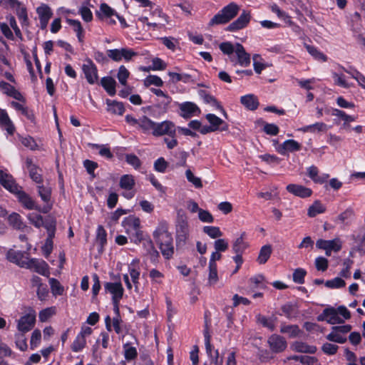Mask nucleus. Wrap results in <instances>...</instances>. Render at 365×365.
I'll return each instance as SVG.
<instances>
[{
    "mask_svg": "<svg viewBox=\"0 0 365 365\" xmlns=\"http://www.w3.org/2000/svg\"><path fill=\"white\" fill-rule=\"evenodd\" d=\"M0 182L6 190L16 195L24 207L27 210L41 211V207L35 201L22 190L21 187L15 182L13 177L4 170H0ZM50 208H44L42 212H46Z\"/></svg>",
    "mask_w": 365,
    "mask_h": 365,
    "instance_id": "f257e3e1",
    "label": "nucleus"
},
{
    "mask_svg": "<svg viewBox=\"0 0 365 365\" xmlns=\"http://www.w3.org/2000/svg\"><path fill=\"white\" fill-rule=\"evenodd\" d=\"M220 51L227 55L234 65L247 67L250 64V55L246 52L243 46L239 43L235 44L226 41L219 45Z\"/></svg>",
    "mask_w": 365,
    "mask_h": 365,
    "instance_id": "f03ea898",
    "label": "nucleus"
},
{
    "mask_svg": "<svg viewBox=\"0 0 365 365\" xmlns=\"http://www.w3.org/2000/svg\"><path fill=\"white\" fill-rule=\"evenodd\" d=\"M168 225L167 222H159L153 232V237L159 245L162 255L166 259H170L174 253V247L172 235L168 232Z\"/></svg>",
    "mask_w": 365,
    "mask_h": 365,
    "instance_id": "7ed1b4c3",
    "label": "nucleus"
},
{
    "mask_svg": "<svg viewBox=\"0 0 365 365\" xmlns=\"http://www.w3.org/2000/svg\"><path fill=\"white\" fill-rule=\"evenodd\" d=\"M125 232L129 235L130 241L135 244L140 243L143 240V234L140 229V220L135 215H129L122 221Z\"/></svg>",
    "mask_w": 365,
    "mask_h": 365,
    "instance_id": "20e7f679",
    "label": "nucleus"
},
{
    "mask_svg": "<svg viewBox=\"0 0 365 365\" xmlns=\"http://www.w3.org/2000/svg\"><path fill=\"white\" fill-rule=\"evenodd\" d=\"M240 11V6L235 3H230L223 7L210 21V26L225 24L234 19Z\"/></svg>",
    "mask_w": 365,
    "mask_h": 365,
    "instance_id": "39448f33",
    "label": "nucleus"
},
{
    "mask_svg": "<svg viewBox=\"0 0 365 365\" xmlns=\"http://www.w3.org/2000/svg\"><path fill=\"white\" fill-rule=\"evenodd\" d=\"M125 120L130 126L141 130L144 133H153L155 122L145 115L135 118L131 115H126Z\"/></svg>",
    "mask_w": 365,
    "mask_h": 365,
    "instance_id": "423d86ee",
    "label": "nucleus"
},
{
    "mask_svg": "<svg viewBox=\"0 0 365 365\" xmlns=\"http://www.w3.org/2000/svg\"><path fill=\"white\" fill-rule=\"evenodd\" d=\"M351 330V326L344 324L335 326L331 328V332L327 335L326 338L330 341L339 344H344L346 341V334Z\"/></svg>",
    "mask_w": 365,
    "mask_h": 365,
    "instance_id": "0eeeda50",
    "label": "nucleus"
},
{
    "mask_svg": "<svg viewBox=\"0 0 365 365\" xmlns=\"http://www.w3.org/2000/svg\"><path fill=\"white\" fill-rule=\"evenodd\" d=\"M36 314L35 310L30 309L29 312L21 317L17 321V329L21 333L29 331L35 325Z\"/></svg>",
    "mask_w": 365,
    "mask_h": 365,
    "instance_id": "6e6552de",
    "label": "nucleus"
},
{
    "mask_svg": "<svg viewBox=\"0 0 365 365\" xmlns=\"http://www.w3.org/2000/svg\"><path fill=\"white\" fill-rule=\"evenodd\" d=\"M119 185L121 189L124 190L123 196L126 199H131L135 195L134 189L135 185V180L132 175H123L120 178Z\"/></svg>",
    "mask_w": 365,
    "mask_h": 365,
    "instance_id": "1a4fd4ad",
    "label": "nucleus"
},
{
    "mask_svg": "<svg viewBox=\"0 0 365 365\" xmlns=\"http://www.w3.org/2000/svg\"><path fill=\"white\" fill-rule=\"evenodd\" d=\"M96 14L100 19L109 25H115L116 24L114 17H116L118 13L106 3L101 4Z\"/></svg>",
    "mask_w": 365,
    "mask_h": 365,
    "instance_id": "9d476101",
    "label": "nucleus"
},
{
    "mask_svg": "<svg viewBox=\"0 0 365 365\" xmlns=\"http://www.w3.org/2000/svg\"><path fill=\"white\" fill-rule=\"evenodd\" d=\"M22 267L31 269L41 275H48L49 274L48 267L46 262L36 258L27 259Z\"/></svg>",
    "mask_w": 365,
    "mask_h": 365,
    "instance_id": "9b49d317",
    "label": "nucleus"
},
{
    "mask_svg": "<svg viewBox=\"0 0 365 365\" xmlns=\"http://www.w3.org/2000/svg\"><path fill=\"white\" fill-rule=\"evenodd\" d=\"M178 220L176 225V234L178 240L185 242L190 236V227L187 217L178 213Z\"/></svg>",
    "mask_w": 365,
    "mask_h": 365,
    "instance_id": "f8f14e48",
    "label": "nucleus"
},
{
    "mask_svg": "<svg viewBox=\"0 0 365 365\" xmlns=\"http://www.w3.org/2000/svg\"><path fill=\"white\" fill-rule=\"evenodd\" d=\"M176 133L175 127L173 122L164 120L160 123H155L153 135L158 137L162 135L175 136Z\"/></svg>",
    "mask_w": 365,
    "mask_h": 365,
    "instance_id": "ddd939ff",
    "label": "nucleus"
},
{
    "mask_svg": "<svg viewBox=\"0 0 365 365\" xmlns=\"http://www.w3.org/2000/svg\"><path fill=\"white\" fill-rule=\"evenodd\" d=\"M82 71L88 83L94 84L97 82L98 79L97 67L90 58L84 61Z\"/></svg>",
    "mask_w": 365,
    "mask_h": 365,
    "instance_id": "4468645a",
    "label": "nucleus"
},
{
    "mask_svg": "<svg viewBox=\"0 0 365 365\" xmlns=\"http://www.w3.org/2000/svg\"><path fill=\"white\" fill-rule=\"evenodd\" d=\"M108 56L114 61H120L124 59L126 61H130L136 53L132 49L123 48L120 49H110L107 51Z\"/></svg>",
    "mask_w": 365,
    "mask_h": 365,
    "instance_id": "2eb2a0df",
    "label": "nucleus"
},
{
    "mask_svg": "<svg viewBox=\"0 0 365 365\" xmlns=\"http://www.w3.org/2000/svg\"><path fill=\"white\" fill-rule=\"evenodd\" d=\"M319 322L326 321L330 324H336L344 322V319L339 316L337 310L334 307H329L324 309L322 314L317 317Z\"/></svg>",
    "mask_w": 365,
    "mask_h": 365,
    "instance_id": "dca6fc26",
    "label": "nucleus"
},
{
    "mask_svg": "<svg viewBox=\"0 0 365 365\" xmlns=\"http://www.w3.org/2000/svg\"><path fill=\"white\" fill-rule=\"evenodd\" d=\"M251 16L250 12L244 10L240 16L227 27L226 30L230 32H235L242 29L248 25Z\"/></svg>",
    "mask_w": 365,
    "mask_h": 365,
    "instance_id": "f3484780",
    "label": "nucleus"
},
{
    "mask_svg": "<svg viewBox=\"0 0 365 365\" xmlns=\"http://www.w3.org/2000/svg\"><path fill=\"white\" fill-rule=\"evenodd\" d=\"M105 291L112 296V301H120L123 296L124 289L120 282H106L104 284Z\"/></svg>",
    "mask_w": 365,
    "mask_h": 365,
    "instance_id": "a211bd4d",
    "label": "nucleus"
},
{
    "mask_svg": "<svg viewBox=\"0 0 365 365\" xmlns=\"http://www.w3.org/2000/svg\"><path fill=\"white\" fill-rule=\"evenodd\" d=\"M180 115L184 118H189L192 116L198 115L200 113V109L194 103L187 101L179 104Z\"/></svg>",
    "mask_w": 365,
    "mask_h": 365,
    "instance_id": "6ab92c4d",
    "label": "nucleus"
},
{
    "mask_svg": "<svg viewBox=\"0 0 365 365\" xmlns=\"http://www.w3.org/2000/svg\"><path fill=\"white\" fill-rule=\"evenodd\" d=\"M302 148V145L297 141L289 139L284 141L281 144H278L275 149L277 153L279 154L284 155L288 153H293L300 150Z\"/></svg>",
    "mask_w": 365,
    "mask_h": 365,
    "instance_id": "aec40b11",
    "label": "nucleus"
},
{
    "mask_svg": "<svg viewBox=\"0 0 365 365\" xmlns=\"http://www.w3.org/2000/svg\"><path fill=\"white\" fill-rule=\"evenodd\" d=\"M27 219L29 222L36 228H40L41 227H44L46 228V224L51 222H53L54 228L56 226V220L52 217L48 216L46 218L43 219L40 214L36 212L29 213L27 215Z\"/></svg>",
    "mask_w": 365,
    "mask_h": 365,
    "instance_id": "412c9836",
    "label": "nucleus"
},
{
    "mask_svg": "<svg viewBox=\"0 0 365 365\" xmlns=\"http://www.w3.org/2000/svg\"><path fill=\"white\" fill-rule=\"evenodd\" d=\"M48 232V237L42 247V252L46 257H48L53 250V238L55 236L56 227L53 222H48L46 226Z\"/></svg>",
    "mask_w": 365,
    "mask_h": 365,
    "instance_id": "4be33fe9",
    "label": "nucleus"
},
{
    "mask_svg": "<svg viewBox=\"0 0 365 365\" xmlns=\"http://www.w3.org/2000/svg\"><path fill=\"white\" fill-rule=\"evenodd\" d=\"M205 346L206 353L210 359L212 363H213L215 365H222V360L219 357L218 350L215 349L213 346L211 344L210 336L207 333L205 334Z\"/></svg>",
    "mask_w": 365,
    "mask_h": 365,
    "instance_id": "5701e85b",
    "label": "nucleus"
},
{
    "mask_svg": "<svg viewBox=\"0 0 365 365\" xmlns=\"http://www.w3.org/2000/svg\"><path fill=\"white\" fill-rule=\"evenodd\" d=\"M286 190L289 193L301 198L309 197L312 194V190L310 188L294 183L289 184L286 187Z\"/></svg>",
    "mask_w": 365,
    "mask_h": 365,
    "instance_id": "b1692460",
    "label": "nucleus"
},
{
    "mask_svg": "<svg viewBox=\"0 0 365 365\" xmlns=\"http://www.w3.org/2000/svg\"><path fill=\"white\" fill-rule=\"evenodd\" d=\"M128 272L135 286V289L138 292L140 275V260L138 259H133L128 264Z\"/></svg>",
    "mask_w": 365,
    "mask_h": 365,
    "instance_id": "393cba45",
    "label": "nucleus"
},
{
    "mask_svg": "<svg viewBox=\"0 0 365 365\" xmlns=\"http://www.w3.org/2000/svg\"><path fill=\"white\" fill-rule=\"evenodd\" d=\"M316 246L321 250H331L334 252H339L341 248V242L339 238L332 240L319 239L317 241Z\"/></svg>",
    "mask_w": 365,
    "mask_h": 365,
    "instance_id": "a878e982",
    "label": "nucleus"
},
{
    "mask_svg": "<svg viewBox=\"0 0 365 365\" xmlns=\"http://www.w3.org/2000/svg\"><path fill=\"white\" fill-rule=\"evenodd\" d=\"M36 12L40 20L41 28L45 29L53 14L51 9L47 5L42 4L37 8Z\"/></svg>",
    "mask_w": 365,
    "mask_h": 365,
    "instance_id": "bb28decb",
    "label": "nucleus"
},
{
    "mask_svg": "<svg viewBox=\"0 0 365 365\" xmlns=\"http://www.w3.org/2000/svg\"><path fill=\"white\" fill-rule=\"evenodd\" d=\"M271 349L275 352L284 351L287 347L284 339L279 335H272L268 340Z\"/></svg>",
    "mask_w": 365,
    "mask_h": 365,
    "instance_id": "cd10ccee",
    "label": "nucleus"
},
{
    "mask_svg": "<svg viewBox=\"0 0 365 365\" xmlns=\"http://www.w3.org/2000/svg\"><path fill=\"white\" fill-rule=\"evenodd\" d=\"M307 171L308 176L315 183L322 184L325 182L329 178V174L327 173H322L319 175L318 168L314 165H312L307 168Z\"/></svg>",
    "mask_w": 365,
    "mask_h": 365,
    "instance_id": "c85d7f7f",
    "label": "nucleus"
},
{
    "mask_svg": "<svg viewBox=\"0 0 365 365\" xmlns=\"http://www.w3.org/2000/svg\"><path fill=\"white\" fill-rule=\"evenodd\" d=\"M0 90L4 93L13 97L16 100L19 101H24V98L21 94V93L19 92L14 86L6 82L0 81Z\"/></svg>",
    "mask_w": 365,
    "mask_h": 365,
    "instance_id": "c756f323",
    "label": "nucleus"
},
{
    "mask_svg": "<svg viewBox=\"0 0 365 365\" xmlns=\"http://www.w3.org/2000/svg\"><path fill=\"white\" fill-rule=\"evenodd\" d=\"M205 118L210 123V126L213 129L214 131H216L217 130H227V125L221 118H220L215 114H207Z\"/></svg>",
    "mask_w": 365,
    "mask_h": 365,
    "instance_id": "7c9ffc66",
    "label": "nucleus"
},
{
    "mask_svg": "<svg viewBox=\"0 0 365 365\" xmlns=\"http://www.w3.org/2000/svg\"><path fill=\"white\" fill-rule=\"evenodd\" d=\"M240 103L250 110H255L259 106V101L254 94H247L241 96Z\"/></svg>",
    "mask_w": 365,
    "mask_h": 365,
    "instance_id": "2f4dec72",
    "label": "nucleus"
},
{
    "mask_svg": "<svg viewBox=\"0 0 365 365\" xmlns=\"http://www.w3.org/2000/svg\"><path fill=\"white\" fill-rule=\"evenodd\" d=\"M0 124L4 128L7 133L9 135L14 134L15 131L14 125H13L11 119L9 118L7 112L0 108Z\"/></svg>",
    "mask_w": 365,
    "mask_h": 365,
    "instance_id": "473e14b6",
    "label": "nucleus"
},
{
    "mask_svg": "<svg viewBox=\"0 0 365 365\" xmlns=\"http://www.w3.org/2000/svg\"><path fill=\"white\" fill-rule=\"evenodd\" d=\"M199 95L204 101V103L210 104L212 106L215 107V108L220 110L223 113V114L226 115L225 110L223 109V108L220 106L219 102L213 96L209 94L208 93L203 90L199 91Z\"/></svg>",
    "mask_w": 365,
    "mask_h": 365,
    "instance_id": "72a5a7b5",
    "label": "nucleus"
},
{
    "mask_svg": "<svg viewBox=\"0 0 365 365\" xmlns=\"http://www.w3.org/2000/svg\"><path fill=\"white\" fill-rule=\"evenodd\" d=\"M293 351L300 353L314 354L317 351L315 346L309 345L302 341H295L291 345Z\"/></svg>",
    "mask_w": 365,
    "mask_h": 365,
    "instance_id": "f704fd0d",
    "label": "nucleus"
},
{
    "mask_svg": "<svg viewBox=\"0 0 365 365\" xmlns=\"http://www.w3.org/2000/svg\"><path fill=\"white\" fill-rule=\"evenodd\" d=\"M107 110L112 114L122 115L125 112V108L121 102L106 100Z\"/></svg>",
    "mask_w": 365,
    "mask_h": 365,
    "instance_id": "c9c22d12",
    "label": "nucleus"
},
{
    "mask_svg": "<svg viewBox=\"0 0 365 365\" xmlns=\"http://www.w3.org/2000/svg\"><path fill=\"white\" fill-rule=\"evenodd\" d=\"M37 190L38 195L44 202L48 203L51 201L52 189L48 183L43 184L41 182L38 184L37 185Z\"/></svg>",
    "mask_w": 365,
    "mask_h": 365,
    "instance_id": "e433bc0d",
    "label": "nucleus"
},
{
    "mask_svg": "<svg viewBox=\"0 0 365 365\" xmlns=\"http://www.w3.org/2000/svg\"><path fill=\"white\" fill-rule=\"evenodd\" d=\"M26 165L31 178L38 185L41 184L42 182V175L40 173V170L29 159L26 160Z\"/></svg>",
    "mask_w": 365,
    "mask_h": 365,
    "instance_id": "4c0bfd02",
    "label": "nucleus"
},
{
    "mask_svg": "<svg viewBox=\"0 0 365 365\" xmlns=\"http://www.w3.org/2000/svg\"><path fill=\"white\" fill-rule=\"evenodd\" d=\"M101 84L110 96H115L116 93V82L112 77L107 76L102 78Z\"/></svg>",
    "mask_w": 365,
    "mask_h": 365,
    "instance_id": "58836bf2",
    "label": "nucleus"
},
{
    "mask_svg": "<svg viewBox=\"0 0 365 365\" xmlns=\"http://www.w3.org/2000/svg\"><path fill=\"white\" fill-rule=\"evenodd\" d=\"M155 15H157L160 19L161 21L147 23L148 29H150V28L155 29L158 27L163 26L165 23L168 22V17L160 9H155L153 11V16Z\"/></svg>",
    "mask_w": 365,
    "mask_h": 365,
    "instance_id": "ea45409f",
    "label": "nucleus"
},
{
    "mask_svg": "<svg viewBox=\"0 0 365 365\" xmlns=\"http://www.w3.org/2000/svg\"><path fill=\"white\" fill-rule=\"evenodd\" d=\"M325 211L326 207L319 200H315L313 204L309 207L307 215L310 217H314L319 214L324 213Z\"/></svg>",
    "mask_w": 365,
    "mask_h": 365,
    "instance_id": "a19ab883",
    "label": "nucleus"
},
{
    "mask_svg": "<svg viewBox=\"0 0 365 365\" xmlns=\"http://www.w3.org/2000/svg\"><path fill=\"white\" fill-rule=\"evenodd\" d=\"M6 258L10 262L18 264L22 267V264L25 263V259H23V253L19 251L10 250L6 253Z\"/></svg>",
    "mask_w": 365,
    "mask_h": 365,
    "instance_id": "79ce46f5",
    "label": "nucleus"
},
{
    "mask_svg": "<svg viewBox=\"0 0 365 365\" xmlns=\"http://www.w3.org/2000/svg\"><path fill=\"white\" fill-rule=\"evenodd\" d=\"M9 224L16 230H24L26 225L24 223L19 214L13 212L9 216Z\"/></svg>",
    "mask_w": 365,
    "mask_h": 365,
    "instance_id": "37998d69",
    "label": "nucleus"
},
{
    "mask_svg": "<svg viewBox=\"0 0 365 365\" xmlns=\"http://www.w3.org/2000/svg\"><path fill=\"white\" fill-rule=\"evenodd\" d=\"M250 287L251 289H265L267 282L264 276L261 274L255 275L249 279Z\"/></svg>",
    "mask_w": 365,
    "mask_h": 365,
    "instance_id": "c03bdc74",
    "label": "nucleus"
},
{
    "mask_svg": "<svg viewBox=\"0 0 365 365\" xmlns=\"http://www.w3.org/2000/svg\"><path fill=\"white\" fill-rule=\"evenodd\" d=\"M354 217V210L351 207H349L338 215L336 221L341 224L349 225L353 220Z\"/></svg>",
    "mask_w": 365,
    "mask_h": 365,
    "instance_id": "a18cd8bd",
    "label": "nucleus"
},
{
    "mask_svg": "<svg viewBox=\"0 0 365 365\" xmlns=\"http://www.w3.org/2000/svg\"><path fill=\"white\" fill-rule=\"evenodd\" d=\"M272 254V247L269 245H265L262 246L259 250V253L257 257V262L260 264H263L267 262Z\"/></svg>",
    "mask_w": 365,
    "mask_h": 365,
    "instance_id": "49530a36",
    "label": "nucleus"
},
{
    "mask_svg": "<svg viewBox=\"0 0 365 365\" xmlns=\"http://www.w3.org/2000/svg\"><path fill=\"white\" fill-rule=\"evenodd\" d=\"M308 53L313 56V58L319 61L325 62L327 61V57L322 52L317 49V48L308 44L304 45Z\"/></svg>",
    "mask_w": 365,
    "mask_h": 365,
    "instance_id": "de8ad7c7",
    "label": "nucleus"
},
{
    "mask_svg": "<svg viewBox=\"0 0 365 365\" xmlns=\"http://www.w3.org/2000/svg\"><path fill=\"white\" fill-rule=\"evenodd\" d=\"M280 331L287 334L291 338H294L299 334L300 329L297 325L282 324Z\"/></svg>",
    "mask_w": 365,
    "mask_h": 365,
    "instance_id": "09e8293b",
    "label": "nucleus"
},
{
    "mask_svg": "<svg viewBox=\"0 0 365 365\" xmlns=\"http://www.w3.org/2000/svg\"><path fill=\"white\" fill-rule=\"evenodd\" d=\"M67 23L72 27L73 30L76 33V36L79 41H83V29L81 24L78 20L67 19Z\"/></svg>",
    "mask_w": 365,
    "mask_h": 365,
    "instance_id": "8fccbe9b",
    "label": "nucleus"
},
{
    "mask_svg": "<svg viewBox=\"0 0 365 365\" xmlns=\"http://www.w3.org/2000/svg\"><path fill=\"white\" fill-rule=\"evenodd\" d=\"M331 115L334 116L339 117L341 119H342L344 120V124H343L344 127L346 126V124L347 123L354 122L356 119V117L350 115H347L344 111L337 109V108L332 109Z\"/></svg>",
    "mask_w": 365,
    "mask_h": 365,
    "instance_id": "3c124183",
    "label": "nucleus"
},
{
    "mask_svg": "<svg viewBox=\"0 0 365 365\" xmlns=\"http://www.w3.org/2000/svg\"><path fill=\"white\" fill-rule=\"evenodd\" d=\"M244 235L245 233H242L233 243L232 250L236 254H242L247 247V244L244 240Z\"/></svg>",
    "mask_w": 365,
    "mask_h": 365,
    "instance_id": "603ef678",
    "label": "nucleus"
},
{
    "mask_svg": "<svg viewBox=\"0 0 365 365\" xmlns=\"http://www.w3.org/2000/svg\"><path fill=\"white\" fill-rule=\"evenodd\" d=\"M56 313V308L55 307H50L42 309L39 312L38 319L41 322H47Z\"/></svg>",
    "mask_w": 365,
    "mask_h": 365,
    "instance_id": "864d4df0",
    "label": "nucleus"
},
{
    "mask_svg": "<svg viewBox=\"0 0 365 365\" xmlns=\"http://www.w3.org/2000/svg\"><path fill=\"white\" fill-rule=\"evenodd\" d=\"M86 345V339L77 334L76 339L71 344V348L73 352H79L85 348Z\"/></svg>",
    "mask_w": 365,
    "mask_h": 365,
    "instance_id": "5fc2aeb1",
    "label": "nucleus"
},
{
    "mask_svg": "<svg viewBox=\"0 0 365 365\" xmlns=\"http://www.w3.org/2000/svg\"><path fill=\"white\" fill-rule=\"evenodd\" d=\"M203 232L212 239L221 237L223 235L220 229L215 226H205L203 227Z\"/></svg>",
    "mask_w": 365,
    "mask_h": 365,
    "instance_id": "6e6d98bb",
    "label": "nucleus"
},
{
    "mask_svg": "<svg viewBox=\"0 0 365 365\" xmlns=\"http://www.w3.org/2000/svg\"><path fill=\"white\" fill-rule=\"evenodd\" d=\"M162 43L168 49L175 51L179 44V41L177 38L169 36L162 37L160 38Z\"/></svg>",
    "mask_w": 365,
    "mask_h": 365,
    "instance_id": "4d7b16f0",
    "label": "nucleus"
},
{
    "mask_svg": "<svg viewBox=\"0 0 365 365\" xmlns=\"http://www.w3.org/2000/svg\"><path fill=\"white\" fill-rule=\"evenodd\" d=\"M344 71L355 79L361 88L365 89V76L363 74L354 69Z\"/></svg>",
    "mask_w": 365,
    "mask_h": 365,
    "instance_id": "13d9d810",
    "label": "nucleus"
},
{
    "mask_svg": "<svg viewBox=\"0 0 365 365\" xmlns=\"http://www.w3.org/2000/svg\"><path fill=\"white\" fill-rule=\"evenodd\" d=\"M185 177L188 182L192 183L195 187L201 188L202 187V180L200 178L196 177L194 173L190 170L187 169L185 171Z\"/></svg>",
    "mask_w": 365,
    "mask_h": 365,
    "instance_id": "bf43d9fd",
    "label": "nucleus"
},
{
    "mask_svg": "<svg viewBox=\"0 0 365 365\" xmlns=\"http://www.w3.org/2000/svg\"><path fill=\"white\" fill-rule=\"evenodd\" d=\"M49 283L51 285V292L54 296L63 294L64 289L57 279L51 278L49 279Z\"/></svg>",
    "mask_w": 365,
    "mask_h": 365,
    "instance_id": "052dcab7",
    "label": "nucleus"
},
{
    "mask_svg": "<svg viewBox=\"0 0 365 365\" xmlns=\"http://www.w3.org/2000/svg\"><path fill=\"white\" fill-rule=\"evenodd\" d=\"M144 85L145 86H150L151 85H154L156 86H162L163 85V80L158 76L155 75H150L145 78L144 80Z\"/></svg>",
    "mask_w": 365,
    "mask_h": 365,
    "instance_id": "680f3d73",
    "label": "nucleus"
},
{
    "mask_svg": "<svg viewBox=\"0 0 365 365\" xmlns=\"http://www.w3.org/2000/svg\"><path fill=\"white\" fill-rule=\"evenodd\" d=\"M124 356L127 360H132L137 356V350L134 346H131L129 344L123 345Z\"/></svg>",
    "mask_w": 365,
    "mask_h": 365,
    "instance_id": "e2e57ef3",
    "label": "nucleus"
},
{
    "mask_svg": "<svg viewBox=\"0 0 365 365\" xmlns=\"http://www.w3.org/2000/svg\"><path fill=\"white\" fill-rule=\"evenodd\" d=\"M129 71L124 66H120L119 67L117 78L121 85H126L127 79L129 76Z\"/></svg>",
    "mask_w": 365,
    "mask_h": 365,
    "instance_id": "0e129e2a",
    "label": "nucleus"
},
{
    "mask_svg": "<svg viewBox=\"0 0 365 365\" xmlns=\"http://www.w3.org/2000/svg\"><path fill=\"white\" fill-rule=\"evenodd\" d=\"M333 79L335 84L343 88H349L351 85L346 81L345 76L341 73H333Z\"/></svg>",
    "mask_w": 365,
    "mask_h": 365,
    "instance_id": "69168bd1",
    "label": "nucleus"
},
{
    "mask_svg": "<svg viewBox=\"0 0 365 365\" xmlns=\"http://www.w3.org/2000/svg\"><path fill=\"white\" fill-rule=\"evenodd\" d=\"M282 314L287 318H292L296 315V307L294 304L288 303L282 307Z\"/></svg>",
    "mask_w": 365,
    "mask_h": 365,
    "instance_id": "338daca9",
    "label": "nucleus"
},
{
    "mask_svg": "<svg viewBox=\"0 0 365 365\" xmlns=\"http://www.w3.org/2000/svg\"><path fill=\"white\" fill-rule=\"evenodd\" d=\"M307 274L305 269L302 268H297L293 273V281L297 284H303L304 282V277Z\"/></svg>",
    "mask_w": 365,
    "mask_h": 365,
    "instance_id": "774afa93",
    "label": "nucleus"
}]
</instances>
